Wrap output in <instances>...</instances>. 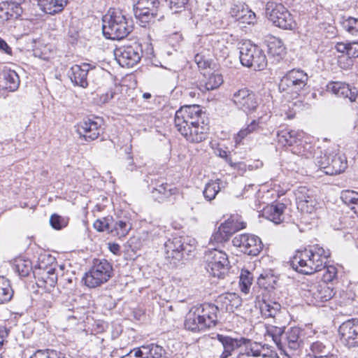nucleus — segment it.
I'll return each instance as SVG.
<instances>
[{"label":"nucleus","instance_id":"obj_61","mask_svg":"<svg viewBox=\"0 0 358 358\" xmlns=\"http://www.w3.org/2000/svg\"><path fill=\"white\" fill-rule=\"evenodd\" d=\"M138 348H134L129 353L122 356L121 358H143Z\"/></svg>","mask_w":358,"mask_h":358},{"label":"nucleus","instance_id":"obj_1","mask_svg":"<svg viewBox=\"0 0 358 358\" xmlns=\"http://www.w3.org/2000/svg\"><path fill=\"white\" fill-rule=\"evenodd\" d=\"M330 256L329 250L315 245L308 249L297 251L291 260L292 268L296 271L310 275L324 268L322 275L323 282H332L337 275V268L334 266H325L326 261Z\"/></svg>","mask_w":358,"mask_h":358},{"label":"nucleus","instance_id":"obj_3","mask_svg":"<svg viewBox=\"0 0 358 358\" xmlns=\"http://www.w3.org/2000/svg\"><path fill=\"white\" fill-rule=\"evenodd\" d=\"M131 22L122 11L110 9L103 17V35L113 40H120L126 37L132 30Z\"/></svg>","mask_w":358,"mask_h":358},{"label":"nucleus","instance_id":"obj_10","mask_svg":"<svg viewBox=\"0 0 358 358\" xmlns=\"http://www.w3.org/2000/svg\"><path fill=\"white\" fill-rule=\"evenodd\" d=\"M245 227V223L241 221L238 216H231L220 224L217 231L213 233L210 240V245H213L214 242L217 244L226 242L232 234Z\"/></svg>","mask_w":358,"mask_h":358},{"label":"nucleus","instance_id":"obj_12","mask_svg":"<svg viewBox=\"0 0 358 358\" xmlns=\"http://www.w3.org/2000/svg\"><path fill=\"white\" fill-rule=\"evenodd\" d=\"M235 247L240 248L245 254L256 256L262 250V243L259 237L252 234H243L236 236L232 240Z\"/></svg>","mask_w":358,"mask_h":358},{"label":"nucleus","instance_id":"obj_2","mask_svg":"<svg viewBox=\"0 0 358 358\" xmlns=\"http://www.w3.org/2000/svg\"><path fill=\"white\" fill-rule=\"evenodd\" d=\"M217 306L210 303L194 306L186 315L185 327L192 331L214 327L217 320Z\"/></svg>","mask_w":358,"mask_h":358},{"label":"nucleus","instance_id":"obj_62","mask_svg":"<svg viewBox=\"0 0 358 358\" xmlns=\"http://www.w3.org/2000/svg\"><path fill=\"white\" fill-rule=\"evenodd\" d=\"M0 50L10 55L12 54L11 48L7 43L0 37Z\"/></svg>","mask_w":358,"mask_h":358},{"label":"nucleus","instance_id":"obj_35","mask_svg":"<svg viewBox=\"0 0 358 358\" xmlns=\"http://www.w3.org/2000/svg\"><path fill=\"white\" fill-rule=\"evenodd\" d=\"M138 348L143 358H161L164 353L163 348L155 343L143 345Z\"/></svg>","mask_w":358,"mask_h":358},{"label":"nucleus","instance_id":"obj_31","mask_svg":"<svg viewBox=\"0 0 358 358\" xmlns=\"http://www.w3.org/2000/svg\"><path fill=\"white\" fill-rule=\"evenodd\" d=\"M231 15L236 20L243 24H254L256 20L255 13L248 8L242 7L240 8L237 6L233 8Z\"/></svg>","mask_w":358,"mask_h":358},{"label":"nucleus","instance_id":"obj_43","mask_svg":"<svg viewBox=\"0 0 358 358\" xmlns=\"http://www.w3.org/2000/svg\"><path fill=\"white\" fill-rule=\"evenodd\" d=\"M13 295L10 282L3 276H0V304L9 301Z\"/></svg>","mask_w":358,"mask_h":358},{"label":"nucleus","instance_id":"obj_17","mask_svg":"<svg viewBox=\"0 0 358 358\" xmlns=\"http://www.w3.org/2000/svg\"><path fill=\"white\" fill-rule=\"evenodd\" d=\"M231 99L238 108L245 112L254 110L257 106L255 94L246 88L235 92Z\"/></svg>","mask_w":358,"mask_h":358},{"label":"nucleus","instance_id":"obj_59","mask_svg":"<svg viewBox=\"0 0 358 358\" xmlns=\"http://www.w3.org/2000/svg\"><path fill=\"white\" fill-rule=\"evenodd\" d=\"M215 155L222 159H224L231 166L233 167L234 166L231 158L228 156L227 152L226 150H224L222 148H217L215 150Z\"/></svg>","mask_w":358,"mask_h":358},{"label":"nucleus","instance_id":"obj_28","mask_svg":"<svg viewBox=\"0 0 358 358\" xmlns=\"http://www.w3.org/2000/svg\"><path fill=\"white\" fill-rule=\"evenodd\" d=\"M22 10L17 2H3L0 4V17L6 20L11 18H17L21 15Z\"/></svg>","mask_w":358,"mask_h":358},{"label":"nucleus","instance_id":"obj_11","mask_svg":"<svg viewBox=\"0 0 358 358\" xmlns=\"http://www.w3.org/2000/svg\"><path fill=\"white\" fill-rule=\"evenodd\" d=\"M159 4L158 0H138L134 8V15L143 23L149 22L157 17L159 20L163 15L159 13Z\"/></svg>","mask_w":358,"mask_h":358},{"label":"nucleus","instance_id":"obj_54","mask_svg":"<svg viewBox=\"0 0 358 358\" xmlns=\"http://www.w3.org/2000/svg\"><path fill=\"white\" fill-rule=\"evenodd\" d=\"M29 358H58L57 352L55 350H38Z\"/></svg>","mask_w":358,"mask_h":358},{"label":"nucleus","instance_id":"obj_57","mask_svg":"<svg viewBox=\"0 0 358 358\" xmlns=\"http://www.w3.org/2000/svg\"><path fill=\"white\" fill-rule=\"evenodd\" d=\"M188 0H166L171 9L173 10L175 13L178 12V10L183 8L187 3Z\"/></svg>","mask_w":358,"mask_h":358},{"label":"nucleus","instance_id":"obj_64","mask_svg":"<svg viewBox=\"0 0 358 358\" xmlns=\"http://www.w3.org/2000/svg\"><path fill=\"white\" fill-rule=\"evenodd\" d=\"M109 249L113 254H117L120 252V247L118 244L112 243L109 244Z\"/></svg>","mask_w":358,"mask_h":358},{"label":"nucleus","instance_id":"obj_63","mask_svg":"<svg viewBox=\"0 0 358 358\" xmlns=\"http://www.w3.org/2000/svg\"><path fill=\"white\" fill-rule=\"evenodd\" d=\"M8 335V331L5 327H0V348L3 345L6 338Z\"/></svg>","mask_w":358,"mask_h":358},{"label":"nucleus","instance_id":"obj_20","mask_svg":"<svg viewBox=\"0 0 358 358\" xmlns=\"http://www.w3.org/2000/svg\"><path fill=\"white\" fill-rule=\"evenodd\" d=\"M208 127L206 124L204 123V120L200 121L198 124L192 125V127L187 129L181 134L185 139L193 143H199L204 141L208 134Z\"/></svg>","mask_w":358,"mask_h":358},{"label":"nucleus","instance_id":"obj_36","mask_svg":"<svg viewBox=\"0 0 358 358\" xmlns=\"http://www.w3.org/2000/svg\"><path fill=\"white\" fill-rule=\"evenodd\" d=\"M301 136V134L294 130H282L278 132V141L282 145H292L296 143L297 140Z\"/></svg>","mask_w":358,"mask_h":358},{"label":"nucleus","instance_id":"obj_38","mask_svg":"<svg viewBox=\"0 0 358 358\" xmlns=\"http://www.w3.org/2000/svg\"><path fill=\"white\" fill-rule=\"evenodd\" d=\"M267 334L272 338L278 349L285 351V342L282 341L285 335L284 327L270 326L267 328Z\"/></svg>","mask_w":358,"mask_h":358},{"label":"nucleus","instance_id":"obj_5","mask_svg":"<svg viewBox=\"0 0 358 358\" xmlns=\"http://www.w3.org/2000/svg\"><path fill=\"white\" fill-rule=\"evenodd\" d=\"M308 80L307 73L301 69H294L289 71L279 83V90L290 94L295 98L306 87Z\"/></svg>","mask_w":358,"mask_h":358},{"label":"nucleus","instance_id":"obj_37","mask_svg":"<svg viewBox=\"0 0 358 358\" xmlns=\"http://www.w3.org/2000/svg\"><path fill=\"white\" fill-rule=\"evenodd\" d=\"M336 50L345 53L349 57H358V42H338L335 45Z\"/></svg>","mask_w":358,"mask_h":358},{"label":"nucleus","instance_id":"obj_34","mask_svg":"<svg viewBox=\"0 0 358 358\" xmlns=\"http://www.w3.org/2000/svg\"><path fill=\"white\" fill-rule=\"evenodd\" d=\"M300 329L298 327L290 328L283 336L282 341L285 342V348L287 346L291 350H296L299 348V338ZM286 353V351H284Z\"/></svg>","mask_w":358,"mask_h":358},{"label":"nucleus","instance_id":"obj_26","mask_svg":"<svg viewBox=\"0 0 358 358\" xmlns=\"http://www.w3.org/2000/svg\"><path fill=\"white\" fill-rule=\"evenodd\" d=\"M38 282L40 286H44L46 289L54 287L57 281V275L55 268L52 266L42 268L41 266L36 273Z\"/></svg>","mask_w":358,"mask_h":358},{"label":"nucleus","instance_id":"obj_15","mask_svg":"<svg viewBox=\"0 0 358 358\" xmlns=\"http://www.w3.org/2000/svg\"><path fill=\"white\" fill-rule=\"evenodd\" d=\"M297 208L303 213L312 215L316 210V200L313 192L306 187H300L295 192Z\"/></svg>","mask_w":358,"mask_h":358},{"label":"nucleus","instance_id":"obj_13","mask_svg":"<svg viewBox=\"0 0 358 358\" xmlns=\"http://www.w3.org/2000/svg\"><path fill=\"white\" fill-rule=\"evenodd\" d=\"M119 64L123 67H133L142 57V50L138 43L117 49L115 52Z\"/></svg>","mask_w":358,"mask_h":358},{"label":"nucleus","instance_id":"obj_40","mask_svg":"<svg viewBox=\"0 0 358 358\" xmlns=\"http://www.w3.org/2000/svg\"><path fill=\"white\" fill-rule=\"evenodd\" d=\"M131 229V224L128 220H119L111 226L110 232L120 238L126 236Z\"/></svg>","mask_w":358,"mask_h":358},{"label":"nucleus","instance_id":"obj_53","mask_svg":"<svg viewBox=\"0 0 358 358\" xmlns=\"http://www.w3.org/2000/svg\"><path fill=\"white\" fill-rule=\"evenodd\" d=\"M330 162V152L324 154V155L317 156L315 159V164L326 174L327 166Z\"/></svg>","mask_w":358,"mask_h":358},{"label":"nucleus","instance_id":"obj_47","mask_svg":"<svg viewBox=\"0 0 358 358\" xmlns=\"http://www.w3.org/2000/svg\"><path fill=\"white\" fill-rule=\"evenodd\" d=\"M268 51L272 56H282L285 53V47L280 40L275 38L268 43Z\"/></svg>","mask_w":358,"mask_h":358},{"label":"nucleus","instance_id":"obj_60","mask_svg":"<svg viewBox=\"0 0 358 358\" xmlns=\"http://www.w3.org/2000/svg\"><path fill=\"white\" fill-rule=\"evenodd\" d=\"M114 92L112 90H109L107 92L102 94L99 96V103H106L109 102L114 96Z\"/></svg>","mask_w":358,"mask_h":358},{"label":"nucleus","instance_id":"obj_39","mask_svg":"<svg viewBox=\"0 0 358 358\" xmlns=\"http://www.w3.org/2000/svg\"><path fill=\"white\" fill-rule=\"evenodd\" d=\"M342 201L358 216V192L346 190L342 192Z\"/></svg>","mask_w":358,"mask_h":358},{"label":"nucleus","instance_id":"obj_48","mask_svg":"<svg viewBox=\"0 0 358 358\" xmlns=\"http://www.w3.org/2000/svg\"><path fill=\"white\" fill-rule=\"evenodd\" d=\"M261 309L266 317H275L280 310V305L275 302L273 303H264Z\"/></svg>","mask_w":358,"mask_h":358},{"label":"nucleus","instance_id":"obj_32","mask_svg":"<svg viewBox=\"0 0 358 358\" xmlns=\"http://www.w3.org/2000/svg\"><path fill=\"white\" fill-rule=\"evenodd\" d=\"M68 0H40L42 10L50 15H55L63 10Z\"/></svg>","mask_w":358,"mask_h":358},{"label":"nucleus","instance_id":"obj_19","mask_svg":"<svg viewBox=\"0 0 358 358\" xmlns=\"http://www.w3.org/2000/svg\"><path fill=\"white\" fill-rule=\"evenodd\" d=\"M311 296L310 302L315 306L330 300L334 295V292L328 284L322 282L315 285L308 290Z\"/></svg>","mask_w":358,"mask_h":358},{"label":"nucleus","instance_id":"obj_27","mask_svg":"<svg viewBox=\"0 0 358 358\" xmlns=\"http://www.w3.org/2000/svg\"><path fill=\"white\" fill-rule=\"evenodd\" d=\"M327 89L338 97L348 98L351 102L356 100V92L352 91L350 86L345 83L331 82L327 85Z\"/></svg>","mask_w":358,"mask_h":358},{"label":"nucleus","instance_id":"obj_33","mask_svg":"<svg viewBox=\"0 0 358 358\" xmlns=\"http://www.w3.org/2000/svg\"><path fill=\"white\" fill-rule=\"evenodd\" d=\"M310 358H338V355L330 352L329 348L320 341H316L311 344Z\"/></svg>","mask_w":358,"mask_h":358},{"label":"nucleus","instance_id":"obj_4","mask_svg":"<svg viewBox=\"0 0 358 358\" xmlns=\"http://www.w3.org/2000/svg\"><path fill=\"white\" fill-rule=\"evenodd\" d=\"M215 243L209 244L210 248L205 252L206 268L212 276L221 278L227 273L229 262L227 254L215 247Z\"/></svg>","mask_w":358,"mask_h":358},{"label":"nucleus","instance_id":"obj_22","mask_svg":"<svg viewBox=\"0 0 358 358\" xmlns=\"http://www.w3.org/2000/svg\"><path fill=\"white\" fill-rule=\"evenodd\" d=\"M347 168V159L339 150L330 152V162L326 171L327 175H336L342 173Z\"/></svg>","mask_w":358,"mask_h":358},{"label":"nucleus","instance_id":"obj_25","mask_svg":"<svg viewBox=\"0 0 358 358\" xmlns=\"http://www.w3.org/2000/svg\"><path fill=\"white\" fill-rule=\"evenodd\" d=\"M217 340L222 343L224 348L221 358H227L235 349L241 347L243 345H245L246 342H249V340L244 338L238 339L220 334L217 335Z\"/></svg>","mask_w":358,"mask_h":358},{"label":"nucleus","instance_id":"obj_50","mask_svg":"<svg viewBox=\"0 0 358 358\" xmlns=\"http://www.w3.org/2000/svg\"><path fill=\"white\" fill-rule=\"evenodd\" d=\"M112 219L103 217L101 219H97L94 222V227L98 231H110L111 229Z\"/></svg>","mask_w":358,"mask_h":358},{"label":"nucleus","instance_id":"obj_41","mask_svg":"<svg viewBox=\"0 0 358 358\" xmlns=\"http://www.w3.org/2000/svg\"><path fill=\"white\" fill-rule=\"evenodd\" d=\"M222 183L220 179L216 180H211L206 185L203 192V196L208 201H212L215 198V196L221 190V184Z\"/></svg>","mask_w":358,"mask_h":358},{"label":"nucleus","instance_id":"obj_6","mask_svg":"<svg viewBox=\"0 0 358 358\" xmlns=\"http://www.w3.org/2000/svg\"><path fill=\"white\" fill-rule=\"evenodd\" d=\"M240 61L243 66L255 71L263 70L267 66L266 57L262 50L250 42L243 43L240 48Z\"/></svg>","mask_w":358,"mask_h":358},{"label":"nucleus","instance_id":"obj_18","mask_svg":"<svg viewBox=\"0 0 358 358\" xmlns=\"http://www.w3.org/2000/svg\"><path fill=\"white\" fill-rule=\"evenodd\" d=\"M76 131L80 137L87 141L96 139L101 134L100 124L91 119L83 120L76 126Z\"/></svg>","mask_w":358,"mask_h":358},{"label":"nucleus","instance_id":"obj_44","mask_svg":"<svg viewBox=\"0 0 358 358\" xmlns=\"http://www.w3.org/2000/svg\"><path fill=\"white\" fill-rule=\"evenodd\" d=\"M259 122L257 120H252L245 127L242 128L234 136L236 145H239L242 140L249 134L256 132L259 129Z\"/></svg>","mask_w":358,"mask_h":358},{"label":"nucleus","instance_id":"obj_45","mask_svg":"<svg viewBox=\"0 0 358 358\" xmlns=\"http://www.w3.org/2000/svg\"><path fill=\"white\" fill-rule=\"evenodd\" d=\"M238 301V299L235 294L227 293L218 296L217 299V303L222 304V308H225L226 310H232L234 306V302Z\"/></svg>","mask_w":358,"mask_h":358},{"label":"nucleus","instance_id":"obj_55","mask_svg":"<svg viewBox=\"0 0 358 358\" xmlns=\"http://www.w3.org/2000/svg\"><path fill=\"white\" fill-rule=\"evenodd\" d=\"M245 352L249 356L258 357L261 355V352L257 348L258 345L256 343H251L250 341L246 342Z\"/></svg>","mask_w":358,"mask_h":358},{"label":"nucleus","instance_id":"obj_23","mask_svg":"<svg viewBox=\"0 0 358 358\" xmlns=\"http://www.w3.org/2000/svg\"><path fill=\"white\" fill-rule=\"evenodd\" d=\"M90 70L89 64L83 63L82 65H74L71 68L69 77L73 83L82 87L88 85L87 74Z\"/></svg>","mask_w":358,"mask_h":358},{"label":"nucleus","instance_id":"obj_56","mask_svg":"<svg viewBox=\"0 0 358 358\" xmlns=\"http://www.w3.org/2000/svg\"><path fill=\"white\" fill-rule=\"evenodd\" d=\"M50 225L55 229H61L65 226L64 220L57 215H52L50 219Z\"/></svg>","mask_w":358,"mask_h":358},{"label":"nucleus","instance_id":"obj_30","mask_svg":"<svg viewBox=\"0 0 358 358\" xmlns=\"http://www.w3.org/2000/svg\"><path fill=\"white\" fill-rule=\"evenodd\" d=\"M176 189L171 188L167 183L156 184L152 190V198L158 202H163L167 198L175 194Z\"/></svg>","mask_w":358,"mask_h":358},{"label":"nucleus","instance_id":"obj_14","mask_svg":"<svg viewBox=\"0 0 358 358\" xmlns=\"http://www.w3.org/2000/svg\"><path fill=\"white\" fill-rule=\"evenodd\" d=\"M341 341L348 348L358 347V319L343 322L338 329Z\"/></svg>","mask_w":358,"mask_h":358},{"label":"nucleus","instance_id":"obj_29","mask_svg":"<svg viewBox=\"0 0 358 358\" xmlns=\"http://www.w3.org/2000/svg\"><path fill=\"white\" fill-rule=\"evenodd\" d=\"M204 79L205 90L210 91L218 88L223 83V77L217 71H212L210 69L203 73Z\"/></svg>","mask_w":358,"mask_h":358},{"label":"nucleus","instance_id":"obj_16","mask_svg":"<svg viewBox=\"0 0 358 358\" xmlns=\"http://www.w3.org/2000/svg\"><path fill=\"white\" fill-rule=\"evenodd\" d=\"M164 257L171 264H176L183 257L184 242L180 236L169 238L164 243Z\"/></svg>","mask_w":358,"mask_h":358},{"label":"nucleus","instance_id":"obj_8","mask_svg":"<svg viewBox=\"0 0 358 358\" xmlns=\"http://www.w3.org/2000/svg\"><path fill=\"white\" fill-rule=\"evenodd\" d=\"M266 11L268 20L276 27L288 30L296 27L292 14L282 4L268 1L266 6Z\"/></svg>","mask_w":358,"mask_h":358},{"label":"nucleus","instance_id":"obj_51","mask_svg":"<svg viewBox=\"0 0 358 358\" xmlns=\"http://www.w3.org/2000/svg\"><path fill=\"white\" fill-rule=\"evenodd\" d=\"M15 266L19 275L22 277L27 276L31 270L29 261L19 259L16 262Z\"/></svg>","mask_w":358,"mask_h":358},{"label":"nucleus","instance_id":"obj_42","mask_svg":"<svg viewBox=\"0 0 358 358\" xmlns=\"http://www.w3.org/2000/svg\"><path fill=\"white\" fill-rule=\"evenodd\" d=\"M322 152L318 151L317 149L310 143H305L297 145L295 150L293 151L294 153L305 159H312L315 157L316 152Z\"/></svg>","mask_w":358,"mask_h":358},{"label":"nucleus","instance_id":"obj_24","mask_svg":"<svg viewBox=\"0 0 358 358\" xmlns=\"http://www.w3.org/2000/svg\"><path fill=\"white\" fill-rule=\"evenodd\" d=\"M286 206L282 203H275L266 206L262 210V215L275 224L284 220V211Z\"/></svg>","mask_w":358,"mask_h":358},{"label":"nucleus","instance_id":"obj_46","mask_svg":"<svg viewBox=\"0 0 358 358\" xmlns=\"http://www.w3.org/2000/svg\"><path fill=\"white\" fill-rule=\"evenodd\" d=\"M252 275L248 270H242L240 275L239 285L242 292L248 294L250 292L252 282Z\"/></svg>","mask_w":358,"mask_h":358},{"label":"nucleus","instance_id":"obj_7","mask_svg":"<svg viewBox=\"0 0 358 358\" xmlns=\"http://www.w3.org/2000/svg\"><path fill=\"white\" fill-rule=\"evenodd\" d=\"M204 113L199 105H189L182 106L176 112L174 124L181 134L189 127H186L187 123L194 125L203 120Z\"/></svg>","mask_w":358,"mask_h":358},{"label":"nucleus","instance_id":"obj_21","mask_svg":"<svg viewBox=\"0 0 358 358\" xmlns=\"http://www.w3.org/2000/svg\"><path fill=\"white\" fill-rule=\"evenodd\" d=\"M20 78L17 73L8 68L0 72V90L14 92L19 87Z\"/></svg>","mask_w":358,"mask_h":358},{"label":"nucleus","instance_id":"obj_52","mask_svg":"<svg viewBox=\"0 0 358 358\" xmlns=\"http://www.w3.org/2000/svg\"><path fill=\"white\" fill-rule=\"evenodd\" d=\"M224 40H217L213 44V52L216 56L225 57L228 55V48L224 45Z\"/></svg>","mask_w":358,"mask_h":358},{"label":"nucleus","instance_id":"obj_9","mask_svg":"<svg viewBox=\"0 0 358 358\" xmlns=\"http://www.w3.org/2000/svg\"><path fill=\"white\" fill-rule=\"evenodd\" d=\"M112 272V266L107 260H96L92 268L83 278L85 285L90 288L100 286L109 280Z\"/></svg>","mask_w":358,"mask_h":358},{"label":"nucleus","instance_id":"obj_49","mask_svg":"<svg viewBox=\"0 0 358 358\" xmlns=\"http://www.w3.org/2000/svg\"><path fill=\"white\" fill-rule=\"evenodd\" d=\"M343 26L350 34H357L358 33V18L349 17L343 20Z\"/></svg>","mask_w":358,"mask_h":358},{"label":"nucleus","instance_id":"obj_58","mask_svg":"<svg viewBox=\"0 0 358 358\" xmlns=\"http://www.w3.org/2000/svg\"><path fill=\"white\" fill-rule=\"evenodd\" d=\"M206 57L201 54H196L194 57V61L199 69H206L209 66V63L205 59Z\"/></svg>","mask_w":358,"mask_h":358}]
</instances>
